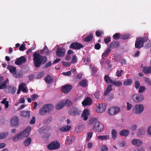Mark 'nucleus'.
I'll list each match as a JSON object with an SVG mask.
<instances>
[{"mask_svg":"<svg viewBox=\"0 0 151 151\" xmlns=\"http://www.w3.org/2000/svg\"><path fill=\"white\" fill-rule=\"evenodd\" d=\"M39 113L40 115L42 116L45 115L47 114V111L45 110L44 105L40 109Z\"/></svg>","mask_w":151,"mask_h":151,"instance_id":"27","label":"nucleus"},{"mask_svg":"<svg viewBox=\"0 0 151 151\" xmlns=\"http://www.w3.org/2000/svg\"><path fill=\"white\" fill-rule=\"evenodd\" d=\"M104 79L106 82L107 84L111 83L113 81L109 78V76L107 75H105L104 76Z\"/></svg>","mask_w":151,"mask_h":151,"instance_id":"32","label":"nucleus"},{"mask_svg":"<svg viewBox=\"0 0 151 151\" xmlns=\"http://www.w3.org/2000/svg\"><path fill=\"white\" fill-rule=\"evenodd\" d=\"M132 80L130 79H126L124 82V84L125 86H129L132 83Z\"/></svg>","mask_w":151,"mask_h":151,"instance_id":"44","label":"nucleus"},{"mask_svg":"<svg viewBox=\"0 0 151 151\" xmlns=\"http://www.w3.org/2000/svg\"><path fill=\"white\" fill-rule=\"evenodd\" d=\"M111 51L110 48L109 47L106 49V50L104 52L102 55V57H106L109 55V52Z\"/></svg>","mask_w":151,"mask_h":151,"instance_id":"41","label":"nucleus"},{"mask_svg":"<svg viewBox=\"0 0 151 151\" xmlns=\"http://www.w3.org/2000/svg\"><path fill=\"white\" fill-rule=\"evenodd\" d=\"M92 101L89 97H87L82 102V104L83 106H85L90 105L92 103Z\"/></svg>","mask_w":151,"mask_h":151,"instance_id":"18","label":"nucleus"},{"mask_svg":"<svg viewBox=\"0 0 151 151\" xmlns=\"http://www.w3.org/2000/svg\"><path fill=\"white\" fill-rule=\"evenodd\" d=\"M99 94H100V91L99 90L97 91L94 94V95L95 97L97 99H98L99 98Z\"/></svg>","mask_w":151,"mask_h":151,"instance_id":"58","label":"nucleus"},{"mask_svg":"<svg viewBox=\"0 0 151 151\" xmlns=\"http://www.w3.org/2000/svg\"><path fill=\"white\" fill-rule=\"evenodd\" d=\"M7 81H8V79L5 80L0 85V89H4L6 88V84Z\"/></svg>","mask_w":151,"mask_h":151,"instance_id":"42","label":"nucleus"},{"mask_svg":"<svg viewBox=\"0 0 151 151\" xmlns=\"http://www.w3.org/2000/svg\"><path fill=\"white\" fill-rule=\"evenodd\" d=\"M145 131L142 129H139L137 132V135L138 136L141 137L145 134Z\"/></svg>","mask_w":151,"mask_h":151,"instance_id":"39","label":"nucleus"},{"mask_svg":"<svg viewBox=\"0 0 151 151\" xmlns=\"http://www.w3.org/2000/svg\"><path fill=\"white\" fill-rule=\"evenodd\" d=\"M8 89L9 90V91H10V93L12 94H14L16 92V88L13 86H8Z\"/></svg>","mask_w":151,"mask_h":151,"instance_id":"38","label":"nucleus"},{"mask_svg":"<svg viewBox=\"0 0 151 151\" xmlns=\"http://www.w3.org/2000/svg\"><path fill=\"white\" fill-rule=\"evenodd\" d=\"M26 49L25 44H22L20 46L19 48V50L21 51H23Z\"/></svg>","mask_w":151,"mask_h":151,"instance_id":"54","label":"nucleus"},{"mask_svg":"<svg viewBox=\"0 0 151 151\" xmlns=\"http://www.w3.org/2000/svg\"><path fill=\"white\" fill-rule=\"evenodd\" d=\"M33 62L35 66L37 68L42 64H44L47 61V58L45 56H42L36 52L33 54Z\"/></svg>","mask_w":151,"mask_h":151,"instance_id":"1","label":"nucleus"},{"mask_svg":"<svg viewBox=\"0 0 151 151\" xmlns=\"http://www.w3.org/2000/svg\"><path fill=\"white\" fill-rule=\"evenodd\" d=\"M145 88L144 86H140L139 88L138 92L139 93H142L145 90Z\"/></svg>","mask_w":151,"mask_h":151,"instance_id":"55","label":"nucleus"},{"mask_svg":"<svg viewBox=\"0 0 151 151\" xmlns=\"http://www.w3.org/2000/svg\"><path fill=\"white\" fill-rule=\"evenodd\" d=\"M77 59L76 56L75 55L73 56L72 60L71 61V63H76L77 62Z\"/></svg>","mask_w":151,"mask_h":151,"instance_id":"61","label":"nucleus"},{"mask_svg":"<svg viewBox=\"0 0 151 151\" xmlns=\"http://www.w3.org/2000/svg\"><path fill=\"white\" fill-rule=\"evenodd\" d=\"M35 122V118L33 116L32 117V119L29 122V123L31 124H34Z\"/></svg>","mask_w":151,"mask_h":151,"instance_id":"64","label":"nucleus"},{"mask_svg":"<svg viewBox=\"0 0 151 151\" xmlns=\"http://www.w3.org/2000/svg\"><path fill=\"white\" fill-rule=\"evenodd\" d=\"M108 150V148L106 145H103L101 147V151H107Z\"/></svg>","mask_w":151,"mask_h":151,"instance_id":"51","label":"nucleus"},{"mask_svg":"<svg viewBox=\"0 0 151 151\" xmlns=\"http://www.w3.org/2000/svg\"><path fill=\"white\" fill-rule=\"evenodd\" d=\"M93 37V33H91L88 36L84 39L83 41L86 42H90L92 40Z\"/></svg>","mask_w":151,"mask_h":151,"instance_id":"28","label":"nucleus"},{"mask_svg":"<svg viewBox=\"0 0 151 151\" xmlns=\"http://www.w3.org/2000/svg\"><path fill=\"white\" fill-rule=\"evenodd\" d=\"M7 68L8 69L10 72L11 73H14L16 72V68L15 66H13L11 65L7 66Z\"/></svg>","mask_w":151,"mask_h":151,"instance_id":"26","label":"nucleus"},{"mask_svg":"<svg viewBox=\"0 0 151 151\" xmlns=\"http://www.w3.org/2000/svg\"><path fill=\"white\" fill-rule=\"evenodd\" d=\"M142 71L145 74H148L151 73V67L149 66L143 68Z\"/></svg>","mask_w":151,"mask_h":151,"instance_id":"22","label":"nucleus"},{"mask_svg":"<svg viewBox=\"0 0 151 151\" xmlns=\"http://www.w3.org/2000/svg\"><path fill=\"white\" fill-rule=\"evenodd\" d=\"M38 97L37 94H35L31 96V97L33 101H35Z\"/></svg>","mask_w":151,"mask_h":151,"instance_id":"59","label":"nucleus"},{"mask_svg":"<svg viewBox=\"0 0 151 151\" xmlns=\"http://www.w3.org/2000/svg\"><path fill=\"white\" fill-rule=\"evenodd\" d=\"M60 146V143L57 141L52 142L48 145L47 148L50 150H54L58 149Z\"/></svg>","mask_w":151,"mask_h":151,"instance_id":"7","label":"nucleus"},{"mask_svg":"<svg viewBox=\"0 0 151 151\" xmlns=\"http://www.w3.org/2000/svg\"><path fill=\"white\" fill-rule=\"evenodd\" d=\"M72 87V85H65L62 86L61 89L63 92L67 93L70 91Z\"/></svg>","mask_w":151,"mask_h":151,"instance_id":"12","label":"nucleus"},{"mask_svg":"<svg viewBox=\"0 0 151 151\" xmlns=\"http://www.w3.org/2000/svg\"><path fill=\"white\" fill-rule=\"evenodd\" d=\"M93 129L95 131L101 132L104 130V126L99 122H96L93 126Z\"/></svg>","mask_w":151,"mask_h":151,"instance_id":"6","label":"nucleus"},{"mask_svg":"<svg viewBox=\"0 0 151 151\" xmlns=\"http://www.w3.org/2000/svg\"><path fill=\"white\" fill-rule=\"evenodd\" d=\"M41 52L43 54L48 53L49 52V50L47 46H45L43 49L41 50Z\"/></svg>","mask_w":151,"mask_h":151,"instance_id":"46","label":"nucleus"},{"mask_svg":"<svg viewBox=\"0 0 151 151\" xmlns=\"http://www.w3.org/2000/svg\"><path fill=\"white\" fill-rule=\"evenodd\" d=\"M124 73V71L122 70H117L116 72V76L117 77L121 76Z\"/></svg>","mask_w":151,"mask_h":151,"instance_id":"48","label":"nucleus"},{"mask_svg":"<svg viewBox=\"0 0 151 151\" xmlns=\"http://www.w3.org/2000/svg\"><path fill=\"white\" fill-rule=\"evenodd\" d=\"M120 34L119 33H116L113 36V38L114 40H118L120 38Z\"/></svg>","mask_w":151,"mask_h":151,"instance_id":"50","label":"nucleus"},{"mask_svg":"<svg viewBox=\"0 0 151 151\" xmlns=\"http://www.w3.org/2000/svg\"><path fill=\"white\" fill-rule=\"evenodd\" d=\"M65 54V50L64 48L59 47L56 52V55L58 57H63Z\"/></svg>","mask_w":151,"mask_h":151,"instance_id":"15","label":"nucleus"},{"mask_svg":"<svg viewBox=\"0 0 151 151\" xmlns=\"http://www.w3.org/2000/svg\"><path fill=\"white\" fill-rule=\"evenodd\" d=\"M111 84H112L118 87L122 85V83L120 81H113Z\"/></svg>","mask_w":151,"mask_h":151,"instance_id":"40","label":"nucleus"},{"mask_svg":"<svg viewBox=\"0 0 151 151\" xmlns=\"http://www.w3.org/2000/svg\"><path fill=\"white\" fill-rule=\"evenodd\" d=\"M31 128L30 126L27 127L25 129L21 131L22 134L23 135L24 138L27 137L29 135L31 131Z\"/></svg>","mask_w":151,"mask_h":151,"instance_id":"16","label":"nucleus"},{"mask_svg":"<svg viewBox=\"0 0 151 151\" xmlns=\"http://www.w3.org/2000/svg\"><path fill=\"white\" fill-rule=\"evenodd\" d=\"M101 47V45L99 43H97L94 46V48L97 50H99Z\"/></svg>","mask_w":151,"mask_h":151,"instance_id":"63","label":"nucleus"},{"mask_svg":"<svg viewBox=\"0 0 151 151\" xmlns=\"http://www.w3.org/2000/svg\"><path fill=\"white\" fill-rule=\"evenodd\" d=\"M119 45L120 43L119 42L113 41L110 43V47L112 49H114L119 46Z\"/></svg>","mask_w":151,"mask_h":151,"instance_id":"24","label":"nucleus"},{"mask_svg":"<svg viewBox=\"0 0 151 151\" xmlns=\"http://www.w3.org/2000/svg\"><path fill=\"white\" fill-rule=\"evenodd\" d=\"M10 124L12 127H17L19 125V120L17 116L12 117L11 120Z\"/></svg>","mask_w":151,"mask_h":151,"instance_id":"9","label":"nucleus"},{"mask_svg":"<svg viewBox=\"0 0 151 151\" xmlns=\"http://www.w3.org/2000/svg\"><path fill=\"white\" fill-rule=\"evenodd\" d=\"M20 115L24 117L29 118L30 116L29 111H24L22 110L20 112Z\"/></svg>","mask_w":151,"mask_h":151,"instance_id":"21","label":"nucleus"},{"mask_svg":"<svg viewBox=\"0 0 151 151\" xmlns=\"http://www.w3.org/2000/svg\"><path fill=\"white\" fill-rule=\"evenodd\" d=\"M111 37H109L107 38H105L104 39V41L106 44H108L111 41Z\"/></svg>","mask_w":151,"mask_h":151,"instance_id":"60","label":"nucleus"},{"mask_svg":"<svg viewBox=\"0 0 151 151\" xmlns=\"http://www.w3.org/2000/svg\"><path fill=\"white\" fill-rule=\"evenodd\" d=\"M45 82L47 83L50 84L52 83L53 78L49 75H48L45 78Z\"/></svg>","mask_w":151,"mask_h":151,"instance_id":"25","label":"nucleus"},{"mask_svg":"<svg viewBox=\"0 0 151 151\" xmlns=\"http://www.w3.org/2000/svg\"><path fill=\"white\" fill-rule=\"evenodd\" d=\"M117 132L115 129H113L111 132V134L112 138L115 140L117 135Z\"/></svg>","mask_w":151,"mask_h":151,"instance_id":"35","label":"nucleus"},{"mask_svg":"<svg viewBox=\"0 0 151 151\" xmlns=\"http://www.w3.org/2000/svg\"><path fill=\"white\" fill-rule=\"evenodd\" d=\"M90 114V111L88 109H85L83 112L81 116L83 118L84 121L87 120L88 118V116Z\"/></svg>","mask_w":151,"mask_h":151,"instance_id":"14","label":"nucleus"},{"mask_svg":"<svg viewBox=\"0 0 151 151\" xmlns=\"http://www.w3.org/2000/svg\"><path fill=\"white\" fill-rule=\"evenodd\" d=\"M96 122H98L97 120V119L95 118H91L89 120V123L90 124H92Z\"/></svg>","mask_w":151,"mask_h":151,"instance_id":"47","label":"nucleus"},{"mask_svg":"<svg viewBox=\"0 0 151 151\" xmlns=\"http://www.w3.org/2000/svg\"><path fill=\"white\" fill-rule=\"evenodd\" d=\"M87 80L84 79L80 82L78 84L79 86L86 87L87 86Z\"/></svg>","mask_w":151,"mask_h":151,"instance_id":"29","label":"nucleus"},{"mask_svg":"<svg viewBox=\"0 0 151 151\" xmlns=\"http://www.w3.org/2000/svg\"><path fill=\"white\" fill-rule=\"evenodd\" d=\"M129 132L128 130L123 129L119 132V134L124 137H127L129 134Z\"/></svg>","mask_w":151,"mask_h":151,"instance_id":"23","label":"nucleus"},{"mask_svg":"<svg viewBox=\"0 0 151 151\" xmlns=\"http://www.w3.org/2000/svg\"><path fill=\"white\" fill-rule=\"evenodd\" d=\"M65 105H67V106L68 107L72 105V104L71 101L69 99H67L64 102Z\"/></svg>","mask_w":151,"mask_h":151,"instance_id":"49","label":"nucleus"},{"mask_svg":"<svg viewBox=\"0 0 151 151\" xmlns=\"http://www.w3.org/2000/svg\"><path fill=\"white\" fill-rule=\"evenodd\" d=\"M31 141L32 139L31 138L28 137L24 141V145L26 146H29L31 142Z\"/></svg>","mask_w":151,"mask_h":151,"instance_id":"36","label":"nucleus"},{"mask_svg":"<svg viewBox=\"0 0 151 151\" xmlns=\"http://www.w3.org/2000/svg\"><path fill=\"white\" fill-rule=\"evenodd\" d=\"M120 111V109L117 107H111L108 110V113L111 116L114 115L119 113Z\"/></svg>","mask_w":151,"mask_h":151,"instance_id":"8","label":"nucleus"},{"mask_svg":"<svg viewBox=\"0 0 151 151\" xmlns=\"http://www.w3.org/2000/svg\"><path fill=\"white\" fill-rule=\"evenodd\" d=\"M127 110L128 111L130 110L133 107V105L129 103V102H128L127 103Z\"/></svg>","mask_w":151,"mask_h":151,"instance_id":"56","label":"nucleus"},{"mask_svg":"<svg viewBox=\"0 0 151 151\" xmlns=\"http://www.w3.org/2000/svg\"><path fill=\"white\" fill-rule=\"evenodd\" d=\"M81 112L80 109L75 107H70L68 111V114L70 116H73L79 115L81 114Z\"/></svg>","mask_w":151,"mask_h":151,"instance_id":"4","label":"nucleus"},{"mask_svg":"<svg viewBox=\"0 0 151 151\" xmlns=\"http://www.w3.org/2000/svg\"><path fill=\"white\" fill-rule=\"evenodd\" d=\"M93 133L91 132H90L87 134V137L86 139V141H88L91 138L92 136Z\"/></svg>","mask_w":151,"mask_h":151,"instance_id":"53","label":"nucleus"},{"mask_svg":"<svg viewBox=\"0 0 151 151\" xmlns=\"http://www.w3.org/2000/svg\"><path fill=\"white\" fill-rule=\"evenodd\" d=\"M133 102L138 103L143 101L144 96L140 93H136L132 94L131 97Z\"/></svg>","mask_w":151,"mask_h":151,"instance_id":"5","label":"nucleus"},{"mask_svg":"<svg viewBox=\"0 0 151 151\" xmlns=\"http://www.w3.org/2000/svg\"><path fill=\"white\" fill-rule=\"evenodd\" d=\"M103 33V32L102 31L98 30L96 32V35L97 37H99L101 36Z\"/></svg>","mask_w":151,"mask_h":151,"instance_id":"62","label":"nucleus"},{"mask_svg":"<svg viewBox=\"0 0 151 151\" xmlns=\"http://www.w3.org/2000/svg\"><path fill=\"white\" fill-rule=\"evenodd\" d=\"M13 76L15 78H19L22 77L23 75V73L22 72L18 73L15 72L13 74Z\"/></svg>","mask_w":151,"mask_h":151,"instance_id":"37","label":"nucleus"},{"mask_svg":"<svg viewBox=\"0 0 151 151\" xmlns=\"http://www.w3.org/2000/svg\"><path fill=\"white\" fill-rule=\"evenodd\" d=\"M26 85L24 83H22L19 86V88L21 89L22 91L24 93L27 92V90L26 87H24Z\"/></svg>","mask_w":151,"mask_h":151,"instance_id":"34","label":"nucleus"},{"mask_svg":"<svg viewBox=\"0 0 151 151\" xmlns=\"http://www.w3.org/2000/svg\"><path fill=\"white\" fill-rule=\"evenodd\" d=\"M132 143L134 145L139 146L142 144V142L139 139H135L132 141Z\"/></svg>","mask_w":151,"mask_h":151,"instance_id":"20","label":"nucleus"},{"mask_svg":"<svg viewBox=\"0 0 151 151\" xmlns=\"http://www.w3.org/2000/svg\"><path fill=\"white\" fill-rule=\"evenodd\" d=\"M8 133L6 132H2L0 133V139H4L8 135Z\"/></svg>","mask_w":151,"mask_h":151,"instance_id":"45","label":"nucleus"},{"mask_svg":"<svg viewBox=\"0 0 151 151\" xmlns=\"http://www.w3.org/2000/svg\"><path fill=\"white\" fill-rule=\"evenodd\" d=\"M83 47V45L79 43L74 42L70 44V47L72 49L79 50Z\"/></svg>","mask_w":151,"mask_h":151,"instance_id":"11","label":"nucleus"},{"mask_svg":"<svg viewBox=\"0 0 151 151\" xmlns=\"http://www.w3.org/2000/svg\"><path fill=\"white\" fill-rule=\"evenodd\" d=\"M147 40L145 37H138L137 38L135 44V47L136 48L139 49L143 47L144 43Z\"/></svg>","mask_w":151,"mask_h":151,"instance_id":"3","label":"nucleus"},{"mask_svg":"<svg viewBox=\"0 0 151 151\" xmlns=\"http://www.w3.org/2000/svg\"><path fill=\"white\" fill-rule=\"evenodd\" d=\"M144 80L146 83L151 86V81L148 78H145L144 79Z\"/></svg>","mask_w":151,"mask_h":151,"instance_id":"57","label":"nucleus"},{"mask_svg":"<svg viewBox=\"0 0 151 151\" xmlns=\"http://www.w3.org/2000/svg\"><path fill=\"white\" fill-rule=\"evenodd\" d=\"M26 61V58L24 56H21L16 59L15 63L17 65H21L25 63Z\"/></svg>","mask_w":151,"mask_h":151,"instance_id":"13","label":"nucleus"},{"mask_svg":"<svg viewBox=\"0 0 151 151\" xmlns=\"http://www.w3.org/2000/svg\"><path fill=\"white\" fill-rule=\"evenodd\" d=\"M65 106L64 102H61L58 103L55 106L57 109H59L63 108Z\"/></svg>","mask_w":151,"mask_h":151,"instance_id":"31","label":"nucleus"},{"mask_svg":"<svg viewBox=\"0 0 151 151\" xmlns=\"http://www.w3.org/2000/svg\"><path fill=\"white\" fill-rule=\"evenodd\" d=\"M112 85L110 84L108 86L106 91L104 93V96H106L109 92L112 90Z\"/></svg>","mask_w":151,"mask_h":151,"instance_id":"33","label":"nucleus"},{"mask_svg":"<svg viewBox=\"0 0 151 151\" xmlns=\"http://www.w3.org/2000/svg\"><path fill=\"white\" fill-rule=\"evenodd\" d=\"M44 106L47 114L52 111L54 108L52 104H45Z\"/></svg>","mask_w":151,"mask_h":151,"instance_id":"19","label":"nucleus"},{"mask_svg":"<svg viewBox=\"0 0 151 151\" xmlns=\"http://www.w3.org/2000/svg\"><path fill=\"white\" fill-rule=\"evenodd\" d=\"M71 128V127L67 126L60 128L59 130L62 132H65L69 131Z\"/></svg>","mask_w":151,"mask_h":151,"instance_id":"30","label":"nucleus"},{"mask_svg":"<svg viewBox=\"0 0 151 151\" xmlns=\"http://www.w3.org/2000/svg\"><path fill=\"white\" fill-rule=\"evenodd\" d=\"M144 108V106L142 104H136L132 109L133 113L136 114H140L143 112Z\"/></svg>","mask_w":151,"mask_h":151,"instance_id":"2","label":"nucleus"},{"mask_svg":"<svg viewBox=\"0 0 151 151\" xmlns=\"http://www.w3.org/2000/svg\"><path fill=\"white\" fill-rule=\"evenodd\" d=\"M97 138L98 139H101L103 140L106 139H109V137L108 135H104V136H99L97 137Z\"/></svg>","mask_w":151,"mask_h":151,"instance_id":"43","label":"nucleus"},{"mask_svg":"<svg viewBox=\"0 0 151 151\" xmlns=\"http://www.w3.org/2000/svg\"><path fill=\"white\" fill-rule=\"evenodd\" d=\"M106 107V105L105 104H99L96 106V112L97 113H102L105 111Z\"/></svg>","mask_w":151,"mask_h":151,"instance_id":"10","label":"nucleus"},{"mask_svg":"<svg viewBox=\"0 0 151 151\" xmlns=\"http://www.w3.org/2000/svg\"><path fill=\"white\" fill-rule=\"evenodd\" d=\"M21 132L13 137V140L16 141L21 140L24 138L23 135Z\"/></svg>","mask_w":151,"mask_h":151,"instance_id":"17","label":"nucleus"},{"mask_svg":"<svg viewBox=\"0 0 151 151\" xmlns=\"http://www.w3.org/2000/svg\"><path fill=\"white\" fill-rule=\"evenodd\" d=\"M134 86L136 89H138L140 86V83L139 81H136L134 82Z\"/></svg>","mask_w":151,"mask_h":151,"instance_id":"52","label":"nucleus"}]
</instances>
